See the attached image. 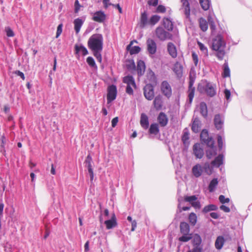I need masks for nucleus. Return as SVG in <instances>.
<instances>
[{"mask_svg":"<svg viewBox=\"0 0 252 252\" xmlns=\"http://www.w3.org/2000/svg\"><path fill=\"white\" fill-rule=\"evenodd\" d=\"M225 43L220 35L217 36L213 39L212 49L216 51V56L220 61H222L225 55Z\"/></svg>","mask_w":252,"mask_h":252,"instance_id":"nucleus-1","label":"nucleus"},{"mask_svg":"<svg viewBox=\"0 0 252 252\" xmlns=\"http://www.w3.org/2000/svg\"><path fill=\"white\" fill-rule=\"evenodd\" d=\"M103 37L101 34H94L88 41V46L91 50H102Z\"/></svg>","mask_w":252,"mask_h":252,"instance_id":"nucleus-2","label":"nucleus"},{"mask_svg":"<svg viewBox=\"0 0 252 252\" xmlns=\"http://www.w3.org/2000/svg\"><path fill=\"white\" fill-rule=\"evenodd\" d=\"M180 231L183 235L179 238V241L182 242H187L192 238V234L190 233L189 224L185 221L181 222L180 224Z\"/></svg>","mask_w":252,"mask_h":252,"instance_id":"nucleus-3","label":"nucleus"},{"mask_svg":"<svg viewBox=\"0 0 252 252\" xmlns=\"http://www.w3.org/2000/svg\"><path fill=\"white\" fill-rule=\"evenodd\" d=\"M197 90L200 93H206L208 95L213 96L216 94V90L213 85L207 81H202L197 87Z\"/></svg>","mask_w":252,"mask_h":252,"instance_id":"nucleus-4","label":"nucleus"},{"mask_svg":"<svg viewBox=\"0 0 252 252\" xmlns=\"http://www.w3.org/2000/svg\"><path fill=\"white\" fill-rule=\"evenodd\" d=\"M155 34L156 37L161 41L172 39V34L165 31L163 28L161 27H158L156 28Z\"/></svg>","mask_w":252,"mask_h":252,"instance_id":"nucleus-5","label":"nucleus"},{"mask_svg":"<svg viewBox=\"0 0 252 252\" xmlns=\"http://www.w3.org/2000/svg\"><path fill=\"white\" fill-rule=\"evenodd\" d=\"M200 140L201 142L207 145V146H212L214 145V141L211 136H209L208 131L206 129H203L200 133Z\"/></svg>","mask_w":252,"mask_h":252,"instance_id":"nucleus-6","label":"nucleus"},{"mask_svg":"<svg viewBox=\"0 0 252 252\" xmlns=\"http://www.w3.org/2000/svg\"><path fill=\"white\" fill-rule=\"evenodd\" d=\"M160 90L162 94L167 98H170L172 94V88L167 81H163L160 85Z\"/></svg>","mask_w":252,"mask_h":252,"instance_id":"nucleus-7","label":"nucleus"},{"mask_svg":"<svg viewBox=\"0 0 252 252\" xmlns=\"http://www.w3.org/2000/svg\"><path fill=\"white\" fill-rule=\"evenodd\" d=\"M144 95L148 100H152L155 95L154 86L151 84H147L143 88Z\"/></svg>","mask_w":252,"mask_h":252,"instance_id":"nucleus-8","label":"nucleus"},{"mask_svg":"<svg viewBox=\"0 0 252 252\" xmlns=\"http://www.w3.org/2000/svg\"><path fill=\"white\" fill-rule=\"evenodd\" d=\"M107 103H110L115 99L117 95V88L116 86L112 85L108 87L107 89Z\"/></svg>","mask_w":252,"mask_h":252,"instance_id":"nucleus-9","label":"nucleus"},{"mask_svg":"<svg viewBox=\"0 0 252 252\" xmlns=\"http://www.w3.org/2000/svg\"><path fill=\"white\" fill-rule=\"evenodd\" d=\"M147 49L151 55L155 54L157 50V46L155 40L151 38H148L146 41Z\"/></svg>","mask_w":252,"mask_h":252,"instance_id":"nucleus-10","label":"nucleus"},{"mask_svg":"<svg viewBox=\"0 0 252 252\" xmlns=\"http://www.w3.org/2000/svg\"><path fill=\"white\" fill-rule=\"evenodd\" d=\"M92 158L91 155L89 154L86 157L84 163L85 164L86 167H87V168H88V172L90 176V179L91 181L93 180L94 176L93 169L92 165Z\"/></svg>","mask_w":252,"mask_h":252,"instance_id":"nucleus-11","label":"nucleus"},{"mask_svg":"<svg viewBox=\"0 0 252 252\" xmlns=\"http://www.w3.org/2000/svg\"><path fill=\"white\" fill-rule=\"evenodd\" d=\"M106 19V15L102 11H98L94 13L92 19L98 23H103Z\"/></svg>","mask_w":252,"mask_h":252,"instance_id":"nucleus-12","label":"nucleus"},{"mask_svg":"<svg viewBox=\"0 0 252 252\" xmlns=\"http://www.w3.org/2000/svg\"><path fill=\"white\" fill-rule=\"evenodd\" d=\"M193 153L197 158H201L204 156L203 149L199 143H195L193 146Z\"/></svg>","mask_w":252,"mask_h":252,"instance_id":"nucleus-13","label":"nucleus"},{"mask_svg":"<svg viewBox=\"0 0 252 252\" xmlns=\"http://www.w3.org/2000/svg\"><path fill=\"white\" fill-rule=\"evenodd\" d=\"M104 223L107 229H110L116 227L117 225V222L115 214L113 213L111 219L105 220Z\"/></svg>","mask_w":252,"mask_h":252,"instance_id":"nucleus-14","label":"nucleus"},{"mask_svg":"<svg viewBox=\"0 0 252 252\" xmlns=\"http://www.w3.org/2000/svg\"><path fill=\"white\" fill-rule=\"evenodd\" d=\"M194 82V81L193 78L190 77L188 90V96L189 98V103L190 104L191 103L194 95L195 88L194 87H193Z\"/></svg>","mask_w":252,"mask_h":252,"instance_id":"nucleus-15","label":"nucleus"},{"mask_svg":"<svg viewBox=\"0 0 252 252\" xmlns=\"http://www.w3.org/2000/svg\"><path fill=\"white\" fill-rule=\"evenodd\" d=\"M157 120L159 125L161 127L165 126L168 121L166 115L163 112L159 113L158 116Z\"/></svg>","mask_w":252,"mask_h":252,"instance_id":"nucleus-16","label":"nucleus"},{"mask_svg":"<svg viewBox=\"0 0 252 252\" xmlns=\"http://www.w3.org/2000/svg\"><path fill=\"white\" fill-rule=\"evenodd\" d=\"M133 42L137 43L136 40H132L130 41L129 44H128L126 47V49L129 51L130 55L136 54L139 53L141 51V48L140 47L137 46H135L133 47H131Z\"/></svg>","mask_w":252,"mask_h":252,"instance_id":"nucleus-17","label":"nucleus"},{"mask_svg":"<svg viewBox=\"0 0 252 252\" xmlns=\"http://www.w3.org/2000/svg\"><path fill=\"white\" fill-rule=\"evenodd\" d=\"M153 105L157 110H159L162 109L163 105L162 97L159 94L157 95L154 98Z\"/></svg>","mask_w":252,"mask_h":252,"instance_id":"nucleus-18","label":"nucleus"},{"mask_svg":"<svg viewBox=\"0 0 252 252\" xmlns=\"http://www.w3.org/2000/svg\"><path fill=\"white\" fill-rule=\"evenodd\" d=\"M167 51L172 58H176L177 57V48L173 43L169 42L167 44Z\"/></svg>","mask_w":252,"mask_h":252,"instance_id":"nucleus-19","label":"nucleus"},{"mask_svg":"<svg viewBox=\"0 0 252 252\" xmlns=\"http://www.w3.org/2000/svg\"><path fill=\"white\" fill-rule=\"evenodd\" d=\"M148 24H149V20L148 19V14L147 12H142L140 16L139 26L141 28H144Z\"/></svg>","mask_w":252,"mask_h":252,"instance_id":"nucleus-20","label":"nucleus"},{"mask_svg":"<svg viewBox=\"0 0 252 252\" xmlns=\"http://www.w3.org/2000/svg\"><path fill=\"white\" fill-rule=\"evenodd\" d=\"M146 78L147 80L149 82V84H157V77L155 73L151 69H149L148 70Z\"/></svg>","mask_w":252,"mask_h":252,"instance_id":"nucleus-21","label":"nucleus"},{"mask_svg":"<svg viewBox=\"0 0 252 252\" xmlns=\"http://www.w3.org/2000/svg\"><path fill=\"white\" fill-rule=\"evenodd\" d=\"M140 123L141 126L145 129H147L149 126L148 117L145 113H142L140 116Z\"/></svg>","mask_w":252,"mask_h":252,"instance_id":"nucleus-22","label":"nucleus"},{"mask_svg":"<svg viewBox=\"0 0 252 252\" xmlns=\"http://www.w3.org/2000/svg\"><path fill=\"white\" fill-rule=\"evenodd\" d=\"M183 66L179 62H176L173 66V70L179 78L181 77L183 74Z\"/></svg>","mask_w":252,"mask_h":252,"instance_id":"nucleus-23","label":"nucleus"},{"mask_svg":"<svg viewBox=\"0 0 252 252\" xmlns=\"http://www.w3.org/2000/svg\"><path fill=\"white\" fill-rule=\"evenodd\" d=\"M162 25L164 28L166 29L167 31H173V24L169 18L164 17L162 19Z\"/></svg>","mask_w":252,"mask_h":252,"instance_id":"nucleus-24","label":"nucleus"},{"mask_svg":"<svg viewBox=\"0 0 252 252\" xmlns=\"http://www.w3.org/2000/svg\"><path fill=\"white\" fill-rule=\"evenodd\" d=\"M146 66L144 61L140 60L137 62V71L139 76L143 75L145 72Z\"/></svg>","mask_w":252,"mask_h":252,"instance_id":"nucleus-25","label":"nucleus"},{"mask_svg":"<svg viewBox=\"0 0 252 252\" xmlns=\"http://www.w3.org/2000/svg\"><path fill=\"white\" fill-rule=\"evenodd\" d=\"M192 238L193 239L191 241L192 246L202 248L201 246L202 239L200 236L198 234H195L192 236Z\"/></svg>","mask_w":252,"mask_h":252,"instance_id":"nucleus-26","label":"nucleus"},{"mask_svg":"<svg viewBox=\"0 0 252 252\" xmlns=\"http://www.w3.org/2000/svg\"><path fill=\"white\" fill-rule=\"evenodd\" d=\"M181 2L182 3V5L184 8V13L187 18H189L190 17V4L189 1L186 0H181Z\"/></svg>","mask_w":252,"mask_h":252,"instance_id":"nucleus-27","label":"nucleus"},{"mask_svg":"<svg viewBox=\"0 0 252 252\" xmlns=\"http://www.w3.org/2000/svg\"><path fill=\"white\" fill-rule=\"evenodd\" d=\"M123 82L127 85V86L132 85L134 89L136 88V85L133 77L132 76L128 75L125 76L123 78Z\"/></svg>","mask_w":252,"mask_h":252,"instance_id":"nucleus-28","label":"nucleus"},{"mask_svg":"<svg viewBox=\"0 0 252 252\" xmlns=\"http://www.w3.org/2000/svg\"><path fill=\"white\" fill-rule=\"evenodd\" d=\"M201 127V122L198 118H195L192 122L191 129L195 132L197 133L200 130Z\"/></svg>","mask_w":252,"mask_h":252,"instance_id":"nucleus-29","label":"nucleus"},{"mask_svg":"<svg viewBox=\"0 0 252 252\" xmlns=\"http://www.w3.org/2000/svg\"><path fill=\"white\" fill-rule=\"evenodd\" d=\"M223 123L220 115H216L214 118V124L216 128L218 130L220 129L222 127Z\"/></svg>","mask_w":252,"mask_h":252,"instance_id":"nucleus-30","label":"nucleus"},{"mask_svg":"<svg viewBox=\"0 0 252 252\" xmlns=\"http://www.w3.org/2000/svg\"><path fill=\"white\" fill-rule=\"evenodd\" d=\"M199 28L203 32L207 31L208 29V21L201 17L198 20Z\"/></svg>","mask_w":252,"mask_h":252,"instance_id":"nucleus-31","label":"nucleus"},{"mask_svg":"<svg viewBox=\"0 0 252 252\" xmlns=\"http://www.w3.org/2000/svg\"><path fill=\"white\" fill-rule=\"evenodd\" d=\"M192 172L195 177L198 178L200 177L202 173L201 166L199 164L194 165L192 168Z\"/></svg>","mask_w":252,"mask_h":252,"instance_id":"nucleus-32","label":"nucleus"},{"mask_svg":"<svg viewBox=\"0 0 252 252\" xmlns=\"http://www.w3.org/2000/svg\"><path fill=\"white\" fill-rule=\"evenodd\" d=\"M223 156L222 155H219L214 160L211 162V164L215 167H219L223 163Z\"/></svg>","mask_w":252,"mask_h":252,"instance_id":"nucleus-33","label":"nucleus"},{"mask_svg":"<svg viewBox=\"0 0 252 252\" xmlns=\"http://www.w3.org/2000/svg\"><path fill=\"white\" fill-rule=\"evenodd\" d=\"M83 21L80 18L75 19L74 20L73 23L74 25V30L76 33H78L80 31L81 28L83 24Z\"/></svg>","mask_w":252,"mask_h":252,"instance_id":"nucleus-34","label":"nucleus"},{"mask_svg":"<svg viewBox=\"0 0 252 252\" xmlns=\"http://www.w3.org/2000/svg\"><path fill=\"white\" fill-rule=\"evenodd\" d=\"M200 113L204 118H207L208 116L207 106L204 102H201L199 104Z\"/></svg>","mask_w":252,"mask_h":252,"instance_id":"nucleus-35","label":"nucleus"},{"mask_svg":"<svg viewBox=\"0 0 252 252\" xmlns=\"http://www.w3.org/2000/svg\"><path fill=\"white\" fill-rule=\"evenodd\" d=\"M159 132L158 124L157 123L152 124L149 129V132L151 134L157 135Z\"/></svg>","mask_w":252,"mask_h":252,"instance_id":"nucleus-36","label":"nucleus"},{"mask_svg":"<svg viewBox=\"0 0 252 252\" xmlns=\"http://www.w3.org/2000/svg\"><path fill=\"white\" fill-rule=\"evenodd\" d=\"M208 147H209L210 149L207 150L206 152V157L208 158L211 159L213 157L217 155V150L214 145Z\"/></svg>","mask_w":252,"mask_h":252,"instance_id":"nucleus-37","label":"nucleus"},{"mask_svg":"<svg viewBox=\"0 0 252 252\" xmlns=\"http://www.w3.org/2000/svg\"><path fill=\"white\" fill-rule=\"evenodd\" d=\"M75 49L76 54H78L79 52H81L83 56H85L88 54V52L86 48L82 45L78 46L76 45L75 46Z\"/></svg>","mask_w":252,"mask_h":252,"instance_id":"nucleus-38","label":"nucleus"},{"mask_svg":"<svg viewBox=\"0 0 252 252\" xmlns=\"http://www.w3.org/2000/svg\"><path fill=\"white\" fill-rule=\"evenodd\" d=\"M201 8L205 11L208 10L211 5L210 0H199Z\"/></svg>","mask_w":252,"mask_h":252,"instance_id":"nucleus-39","label":"nucleus"},{"mask_svg":"<svg viewBox=\"0 0 252 252\" xmlns=\"http://www.w3.org/2000/svg\"><path fill=\"white\" fill-rule=\"evenodd\" d=\"M224 243V239L222 236L217 237L215 242V247L216 249L220 250L222 248Z\"/></svg>","mask_w":252,"mask_h":252,"instance_id":"nucleus-40","label":"nucleus"},{"mask_svg":"<svg viewBox=\"0 0 252 252\" xmlns=\"http://www.w3.org/2000/svg\"><path fill=\"white\" fill-rule=\"evenodd\" d=\"M189 132L188 129L187 128H185L184 130L183 134L182 137V140L184 145H187L189 144Z\"/></svg>","mask_w":252,"mask_h":252,"instance_id":"nucleus-41","label":"nucleus"},{"mask_svg":"<svg viewBox=\"0 0 252 252\" xmlns=\"http://www.w3.org/2000/svg\"><path fill=\"white\" fill-rule=\"evenodd\" d=\"M218 185V181L217 178H214L210 183L208 189L210 192H213Z\"/></svg>","mask_w":252,"mask_h":252,"instance_id":"nucleus-42","label":"nucleus"},{"mask_svg":"<svg viewBox=\"0 0 252 252\" xmlns=\"http://www.w3.org/2000/svg\"><path fill=\"white\" fill-rule=\"evenodd\" d=\"M160 19V17L158 15H154L151 17L149 20V25L154 26Z\"/></svg>","mask_w":252,"mask_h":252,"instance_id":"nucleus-43","label":"nucleus"},{"mask_svg":"<svg viewBox=\"0 0 252 252\" xmlns=\"http://www.w3.org/2000/svg\"><path fill=\"white\" fill-rule=\"evenodd\" d=\"M222 76L223 78H226L230 76V69L228 66V63L225 62L223 64V71L222 73Z\"/></svg>","mask_w":252,"mask_h":252,"instance_id":"nucleus-44","label":"nucleus"},{"mask_svg":"<svg viewBox=\"0 0 252 252\" xmlns=\"http://www.w3.org/2000/svg\"><path fill=\"white\" fill-rule=\"evenodd\" d=\"M197 216L194 213H191L189 216V220L190 224L194 226L197 222Z\"/></svg>","mask_w":252,"mask_h":252,"instance_id":"nucleus-45","label":"nucleus"},{"mask_svg":"<svg viewBox=\"0 0 252 252\" xmlns=\"http://www.w3.org/2000/svg\"><path fill=\"white\" fill-rule=\"evenodd\" d=\"M218 209V207L216 205L214 204H210L204 207L202 212L206 213L211 211H216Z\"/></svg>","mask_w":252,"mask_h":252,"instance_id":"nucleus-46","label":"nucleus"},{"mask_svg":"<svg viewBox=\"0 0 252 252\" xmlns=\"http://www.w3.org/2000/svg\"><path fill=\"white\" fill-rule=\"evenodd\" d=\"M197 199V198L195 195H192L190 196H185L184 199L185 202H189L191 204V203L194 201H196Z\"/></svg>","mask_w":252,"mask_h":252,"instance_id":"nucleus-47","label":"nucleus"},{"mask_svg":"<svg viewBox=\"0 0 252 252\" xmlns=\"http://www.w3.org/2000/svg\"><path fill=\"white\" fill-rule=\"evenodd\" d=\"M93 52L94 56L96 58L97 60L99 62H101L102 58L100 54L102 50H92Z\"/></svg>","mask_w":252,"mask_h":252,"instance_id":"nucleus-48","label":"nucleus"},{"mask_svg":"<svg viewBox=\"0 0 252 252\" xmlns=\"http://www.w3.org/2000/svg\"><path fill=\"white\" fill-rule=\"evenodd\" d=\"M208 23L210 25V29L212 31H215L216 30V25L213 19V18L211 16H209L208 17Z\"/></svg>","mask_w":252,"mask_h":252,"instance_id":"nucleus-49","label":"nucleus"},{"mask_svg":"<svg viewBox=\"0 0 252 252\" xmlns=\"http://www.w3.org/2000/svg\"><path fill=\"white\" fill-rule=\"evenodd\" d=\"M5 31L6 33V35L8 37H13L15 35L13 31L9 27H5Z\"/></svg>","mask_w":252,"mask_h":252,"instance_id":"nucleus-50","label":"nucleus"},{"mask_svg":"<svg viewBox=\"0 0 252 252\" xmlns=\"http://www.w3.org/2000/svg\"><path fill=\"white\" fill-rule=\"evenodd\" d=\"M197 44L199 46V48L200 50L203 52L204 53L207 54H208V49L205 46V45L200 42V41H197Z\"/></svg>","mask_w":252,"mask_h":252,"instance_id":"nucleus-51","label":"nucleus"},{"mask_svg":"<svg viewBox=\"0 0 252 252\" xmlns=\"http://www.w3.org/2000/svg\"><path fill=\"white\" fill-rule=\"evenodd\" d=\"M166 7L164 5L160 4L158 6L156 12L157 13H164L166 12Z\"/></svg>","mask_w":252,"mask_h":252,"instance_id":"nucleus-52","label":"nucleus"},{"mask_svg":"<svg viewBox=\"0 0 252 252\" xmlns=\"http://www.w3.org/2000/svg\"><path fill=\"white\" fill-rule=\"evenodd\" d=\"M87 62L88 64L92 67L95 66V62L92 57H89L87 58Z\"/></svg>","mask_w":252,"mask_h":252,"instance_id":"nucleus-53","label":"nucleus"},{"mask_svg":"<svg viewBox=\"0 0 252 252\" xmlns=\"http://www.w3.org/2000/svg\"><path fill=\"white\" fill-rule=\"evenodd\" d=\"M220 201L222 203L224 204L225 203H228L230 201L229 198H225L223 195H220L219 197Z\"/></svg>","mask_w":252,"mask_h":252,"instance_id":"nucleus-54","label":"nucleus"},{"mask_svg":"<svg viewBox=\"0 0 252 252\" xmlns=\"http://www.w3.org/2000/svg\"><path fill=\"white\" fill-rule=\"evenodd\" d=\"M192 60L194 62V65L197 66L198 64V59L197 55L194 52H193L191 54Z\"/></svg>","mask_w":252,"mask_h":252,"instance_id":"nucleus-55","label":"nucleus"},{"mask_svg":"<svg viewBox=\"0 0 252 252\" xmlns=\"http://www.w3.org/2000/svg\"><path fill=\"white\" fill-rule=\"evenodd\" d=\"M80 7L81 5L79 3L78 0H75L74 3V12L75 13H77L79 12Z\"/></svg>","mask_w":252,"mask_h":252,"instance_id":"nucleus-56","label":"nucleus"},{"mask_svg":"<svg viewBox=\"0 0 252 252\" xmlns=\"http://www.w3.org/2000/svg\"><path fill=\"white\" fill-rule=\"evenodd\" d=\"M133 89L134 88L132 87V85L126 86V92L127 94L132 95L133 94Z\"/></svg>","mask_w":252,"mask_h":252,"instance_id":"nucleus-57","label":"nucleus"},{"mask_svg":"<svg viewBox=\"0 0 252 252\" xmlns=\"http://www.w3.org/2000/svg\"><path fill=\"white\" fill-rule=\"evenodd\" d=\"M62 28H63V25L62 24L58 25L57 27V30L56 32V37L58 38L62 33Z\"/></svg>","mask_w":252,"mask_h":252,"instance_id":"nucleus-58","label":"nucleus"},{"mask_svg":"<svg viewBox=\"0 0 252 252\" xmlns=\"http://www.w3.org/2000/svg\"><path fill=\"white\" fill-rule=\"evenodd\" d=\"M202 248L193 247L192 249L188 250L187 252H201Z\"/></svg>","mask_w":252,"mask_h":252,"instance_id":"nucleus-59","label":"nucleus"},{"mask_svg":"<svg viewBox=\"0 0 252 252\" xmlns=\"http://www.w3.org/2000/svg\"><path fill=\"white\" fill-rule=\"evenodd\" d=\"M158 0H149L148 4L150 6H156L158 5Z\"/></svg>","mask_w":252,"mask_h":252,"instance_id":"nucleus-60","label":"nucleus"},{"mask_svg":"<svg viewBox=\"0 0 252 252\" xmlns=\"http://www.w3.org/2000/svg\"><path fill=\"white\" fill-rule=\"evenodd\" d=\"M191 205L195 209H200L201 208L200 203L198 201H194Z\"/></svg>","mask_w":252,"mask_h":252,"instance_id":"nucleus-61","label":"nucleus"},{"mask_svg":"<svg viewBox=\"0 0 252 252\" xmlns=\"http://www.w3.org/2000/svg\"><path fill=\"white\" fill-rule=\"evenodd\" d=\"M218 143L219 148L221 149L223 146L222 139L221 136L219 135L218 136Z\"/></svg>","mask_w":252,"mask_h":252,"instance_id":"nucleus-62","label":"nucleus"},{"mask_svg":"<svg viewBox=\"0 0 252 252\" xmlns=\"http://www.w3.org/2000/svg\"><path fill=\"white\" fill-rule=\"evenodd\" d=\"M220 209L225 213H228L230 211L229 208L224 205H221Z\"/></svg>","mask_w":252,"mask_h":252,"instance_id":"nucleus-63","label":"nucleus"},{"mask_svg":"<svg viewBox=\"0 0 252 252\" xmlns=\"http://www.w3.org/2000/svg\"><path fill=\"white\" fill-rule=\"evenodd\" d=\"M14 73L16 75L19 76L23 80H25V75H24V74L22 72H21L19 70H16L15 71Z\"/></svg>","mask_w":252,"mask_h":252,"instance_id":"nucleus-64","label":"nucleus"}]
</instances>
